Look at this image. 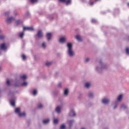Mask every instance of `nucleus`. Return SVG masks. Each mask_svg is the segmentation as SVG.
I'll return each instance as SVG.
<instances>
[{
  "mask_svg": "<svg viewBox=\"0 0 129 129\" xmlns=\"http://www.w3.org/2000/svg\"><path fill=\"white\" fill-rule=\"evenodd\" d=\"M15 112L17 114H18V115H19L20 114V113H21V109H20V108H15Z\"/></svg>",
  "mask_w": 129,
  "mask_h": 129,
  "instance_id": "obj_15",
  "label": "nucleus"
},
{
  "mask_svg": "<svg viewBox=\"0 0 129 129\" xmlns=\"http://www.w3.org/2000/svg\"><path fill=\"white\" fill-rule=\"evenodd\" d=\"M14 86H15L16 87H17V86H19V84H15Z\"/></svg>",
  "mask_w": 129,
  "mask_h": 129,
  "instance_id": "obj_45",
  "label": "nucleus"
},
{
  "mask_svg": "<svg viewBox=\"0 0 129 129\" xmlns=\"http://www.w3.org/2000/svg\"><path fill=\"white\" fill-rule=\"evenodd\" d=\"M59 42L60 43H65L66 42V37H62L59 39Z\"/></svg>",
  "mask_w": 129,
  "mask_h": 129,
  "instance_id": "obj_11",
  "label": "nucleus"
},
{
  "mask_svg": "<svg viewBox=\"0 0 129 129\" xmlns=\"http://www.w3.org/2000/svg\"><path fill=\"white\" fill-rule=\"evenodd\" d=\"M46 37L47 40H51V38H52V33H47Z\"/></svg>",
  "mask_w": 129,
  "mask_h": 129,
  "instance_id": "obj_14",
  "label": "nucleus"
},
{
  "mask_svg": "<svg viewBox=\"0 0 129 129\" xmlns=\"http://www.w3.org/2000/svg\"><path fill=\"white\" fill-rule=\"evenodd\" d=\"M126 54H129V47H127L126 48Z\"/></svg>",
  "mask_w": 129,
  "mask_h": 129,
  "instance_id": "obj_39",
  "label": "nucleus"
},
{
  "mask_svg": "<svg viewBox=\"0 0 129 129\" xmlns=\"http://www.w3.org/2000/svg\"><path fill=\"white\" fill-rule=\"evenodd\" d=\"M76 38L77 39V40H78V41H82V39H81V37L80 36V35H77L76 36Z\"/></svg>",
  "mask_w": 129,
  "mask_h": 129,
  "instance_id": "obj_25",
  "label": "nucleus"
},
{
  "mask_svg": "<svg viewBox=\"0 0 129 129\" xmlns=\"http://www.w3.org/2000/svg\"><path fill=\"white\" fill-rule=\"evenodd\" d=\"M1 68H0V70H1Z\"/></svg>",
  "mask_w": 129,
  "mask_h": 129,
  "instance_id": "obj_48",
  "label": "nucleus"
},
{
  "mask_svg": "<svg viewBox=\"0 0 129 129\" xmlns=\"http://www.w3.org/2000/svg\"><path fill=\"white\" fill-rule=\"evenodd\" d=\"M37 107L38 108H42V107H43V105H42V104H40L38 105Z\"/></svg>",
  "mask_w": 129,
  "mask_h": 129,
  "instance_id": "obj_38",
  "label": "nucleus"
},
{
  "mask_svg": "<svg viewBox=\"0 0 129 129\" xmlns=\"http://www.w3.org/2000/svg\"><path fill=\"white\" fill-rule=\"evenodd\" d=\"M73 122H74V120H71L69 121L68 123L70 126H71V125H72V124L73 123Z\"/></svg>",
  "mask_w": 129,
  "mask_h": 129,
  "instance_id": "obj_27",
  "label": "nucleus"
},
{
  "mask_svg": "<svg viewBox=\"0 0 129 129\" xmlns=\"http://www.w3.org/2000/svg\"><path fill=\"white\" fill-rule=\"evenodd\" d=\"M48 18L49 19V20H52L53 19V17L51 16L48 17Z\"/></svg>",
  "mask_w": 129,
  "mask_h": 129,
  "instance_id": "obj_44",
  "label": "nucleus"
},
{
  "mask_svg": "<svg viewBox=\"0 0 129 129\" xmlns=\"http://www.w3.org/2000/svg\"><path fill=\"white\" fill-rule=\"evenodd\" d=\"M68 89H66L64 91V95H66L67 96V95H68Z\"/></svg>",
  "mask_w": 129,
  "mask_h": 129,
  "instance_id": "obj_26",
  "label": "nucleus"
},
{
  "mask_svg": "<svg viewBox=\"0 0 129 129\" xmlns=\"http://www.w3.org/2000/svg\"><path fill=\"white\" fill-rule=\"evenodd\" d=\"M58 87H61V83H59L58 84Z\"/></svg>",
  "mask_w": 129,
  "mask_h": 129,
  "instance_id": "obj_43",
  "label": "nucleus"
},
{
  "mask_svg": "<svg viewBox=\"0 0 129 129\" xmlns=\"http://www.w3.org/2000/svg\"><path fill=\"white\" fill-rule=\"evenodd\" d=\"M15 21V18L14 17H8L7 19V22L8 24H11L12 22H14Z\"/></svg>",
  "mask_w": 129,
  "mask_h": 129,
  "instance_id": "obj_4",
  "label": "nucleus"
},
{
  "mask_svg": "<svg viewBox=\"0 0 129 129\" xmlns=\"http://www.w3.org/2000/svg\"><path fill=\"white\" fill-rule=\"evenodd\" d=\"M10 14V12L9 11L5 13V16L6 17H8Z\"/></svg>",
  "mask_w": 129,
  "mask_h": 129,
  "instance_id": "obj_36",
  "label": "nucleus"
},
{
  "mask_svg": "<svg viewBox=\"0 0 129 129\" xmlns=\"http://www.w3.org/2000/svg\"><path fill=\"white\" fill-rule=\"evenodd\" d=\"M88 96L90 98H92L93 96H94V95L93 94V93L90 92L88 94Z\"/></svg>",
  "mask_w": 129,
  "mask_h": 129,
  "instance_id": "obj_19",
  "label": "nucleus"
},
{
  "mask_svg": "<svg viewBox=\"0 0 129 129\" xmlns=\"http://www.w3.org/2000/svg\"><path fill=\"white\" fill-rule=\"evenodd\" d=\"M120 109H123L124 110H125L126 109H128V107L127 106L125 105L124 104H122L120 107Z\"/></svg>",
  "mask_w": 129,
  "mask_h": 129,
  "instance_id": "obj_8",
  "label": "nucleus"
},
{
  "mask_svg": "<svg viewBox=\"0 0 129 129\" xmlns=\"http://www.w3.org/2000/svg\"><path fill=\"white\" fill-rule=\"evenodd\" d=\"M49 121H50V119H46V120H43V123L44 124H46V123H48Z\"/></svg>",
  "mask_w": 129,
  "mask_h": 129,
  "instance_id": "obj_24",
  "label": "nucleus"
},
{
  "mask_svg": "<svg viewBox=\"0 0 129 129\" xmlns=\"http://www.w3.org/2000/svg\"><path fill=\"white\" fill-rule=\"evenodd\" d=\"M92 23L93 24H96V23H97V21L96 19H92Z\"/></svg>",
  "mask_w": 129,
  "mask_h": 129,
  "instance_id": "obj_33",
  "label": "nucleus"
},
{
  "mask_svg": "<svg viewBox=\"0 0 129 129\" xmlns=\"http://www.w3.org/2000/svg\"><path fill=\"white\" fill-rule=\"evenodd\" d=\"M36 36H37L38 38H42L43 37V32H42V30H39Z\"/></svg>",
  "mask_w": 129,
  "mask_h": 129,
  "instance_id": "obj_7",
  "label": "nucleus"
},
{
  "mask_svg": "<svg viewBox=\"0 0 129 129\" xmlns=\"http://www.w3.org/2000/svg\"><path fill=\"white\" fill-rule=\"evenodd\" d=\"M10 103L12 106H15V100L13 99L12 100H10Z\"/></svg>",
  "mask_w": 129,
  "mask_h": 129,
  "instance_id": "obj_18",
  "label": "nucleus"
},
{
  "mask_svg": "<svg viewBox=\"0 0 129 129\" xmlns=\"http://www.w3.org/2000/svg\"><path fill=\"white\" fill-rule=\"evenodd\" d=\"M52 64V62L51 61H47L46 62V66H50Z\"/></svg>",
  "mask_w": 129,
  "mask_h": 129,
  "instance_id": "obj_32",
  "label": "nucleus"
},
{
  "mask_svg": "<svg viewBox=\"0 0 129 129\" xmlns=\"http://www.w3.org/2000/svg\"><path fill=\"white\" fill-rule=\"evenodd\" d=\"M75 115H76V113H75V111H74V110H71L70 112V116H75Z\"/></svg>",
  "mask_w": 129,
  "mask_h": 129,
  "instance_id": "obj_12",
  "label": "nucleus"
},
{
  "mask_svg": "<svg viewBox=\"0 0 129 129\" xmlns=\"http://www.w3.org/2000/svg\"><path fill=\"white\" fill-rule=\"evenodd\" d=\"M5 38V35H0V40H4Z\"/></svg>",
  "mask_w": 129,
  "mask_h": 129,
  "instance_id": "obj_34",
  "label": "nucleus"
},
{
  "mask_svg": "<svg viewBox=\"0 0 129 129\" xmlns=\"http://www.w3.org/2000/svg\"><path fill=\"white\" fill-rule=\"evenodd\" d=\"M47 47V43L45 42H43L41 44V47L43 49H45V48Z\"/></svg>",
  "mask_w": 129,
  "mask_h": 129,
  "instance_id": "obj_17",
  "label": "nucleus"
},
{
  "mask_svg": "<svg viewBox=\"0 0 129 129\" xmlns=\"http://www.w3.org/2000/svg\"><path fill=\"white\" fill-rule=\"evenodd\" d=\"M21 79H23V80H25L27 78V75H23L20 77Z\"/></svg>",
  "mask_w": 129,
  "mask_h": 129,
  "instance_id": "obj_23",
  "label": "nucleus"
},
{
  "mask_svg": "<svg viewBox=\"0 0 129 129\" xmlns=\"http://www.w3.org/2000/svg\"><path fill=\"white\" fill-rule=\"evenodd\" d=\"M68 53L70 57H73L74 55V51L72 48V43H68L67 44Z\"/></svg>",
  "mask_w": 129,
  "mask_h": 129,
  "instance_id": "obj_2",
  "label": "nucleus"
},
{
  "mask_svg": "<svg viewBox=\"0 0 129 129\" xmlns=\"http://www.w3.org/2000/svg\"><path fill=\"white\" fill-rule=\"evenodd\" d=\"M53 123L54 124H57V123H58V119H53Z\"/></svg>",
  "mask_w": 129,
  "mask_h": 129,
  "instance_id": "obj_30",
  "label": "nucleus"
},
{
  "mask_svg": "<svg viewBox=\"0 0 129 129\" xmlns=\"http://www.w3.org/2000/svg\"><path fill=\"white\" fill-rule=\"evenodd\" d=\"M102 103H104V104H107L108 102H109V100L106 98H104L102 100Z\"/></svg>",
  "mask_w": 129,
  "mask_h": 129,
  "instance_id": "obj_9",
  "label": "nucleus"
},
{
  "mask_svg": "<svg viewBox=\"0 0 129 129\" xmlns=\"http://www.w3.org/2000/svg\"><path fill=\"white\" fill-rule=\"evenodd\" d=\"M65 127H66L65 124H61V125H60V129H64Z\"/></svg>",
  "mask_w": 129,
  "mask_h": 129,
  "instance_id": "obj_35",
  "label": "nucleus"
},
{
  "mask_svg": "<svg viewBox=\"0 0 129 129\" xmlns=\"http://www.w3.org/2000/svg\"><path fill=\"white\" fill-rule=\"evenodd\" d=\"M23 31H34V28L33 27H24Z\"/></svg>",
  "mask_w": 129,
  "mask_h": 129,
  "instance_id": "obj_5",
  "label": "nucleus"
},
{
  "mask_svg": "<svg viewBox=\"0 0 129 129\" xmlns=\"http://www.w3.org/2000/svg\"><path fill=\"white\" fill-rule=\"evenodd\" d=\"M23 24V21H21L20 20H18L16 21V25H21Z\"/></svg>",
  "mask_w": 129,
  "mask_h": 129,
  "instance_id": "obj_16",
  "label": "nucleus"
},
{
  "mask_svg": "<svg viewBox=\"0 0 129 129\" xmlns=\"http://www.w3.org/2000/svg\"><path fill=\"white\" fill-rule=\"evenodd\" d=\"M19 35L20 38H23V37H24V35H25V33L24 31H23L22 32L19 33Z\"/></svg>",
  "mask_w": 129,
  "mask_h": 129,
  "instance_id": "obj_22",
  "label": "nucleus"
},
{
  "mask_svg": "<svg viewBox=\"0 0 129 129\" xmlns=\"http://www.w3.org/2000/svg\"><path fill=\"white\" fill-rule=\"evenodd\" d=\"M28 85V82H25L21 84V86H27Z\"/></svg>",
  "mask_w": 129,
  "mask_h": 129,
  "instance_id": "obj_29",
  "label": "nucleus"
},
{
  "mask_svg": "<svg viewBox=\"0 0 129 129\" xmlns=\"http://www.w3.org/2000/svg\"><path fill=\"white\" fill-rule=\"evenodd\" d=\"M121 99H122V94L119 95L117 97V100L113 103L115 105L113 107V109H115V108L117 107L119 103V102L121 101Z\"/></svg>",
  "mask_w": 129,
  "mask_h": 129,
  "instance_id": "obj_3",
  "label": "nucleus"
},
{
  "mask_svg": "<svg viewBox=\"0 0 129 129\" xmlns=\"http://www.w3.org/2000/svg\"><path fill=\"white\" fill-rule=\"evenodd\" d=\"M22 58L23 59V60H26V59L27 58V56H26V55L24 54H23L22 55Z\"/></svg>",
  "mask_w": 129,
  "mask_h": 129,
  "instance_id": "obj_31",
  "label": "nucleus"
},
{
  "mask_svg": "<svg viewBox=\"0 0 129 129\" xmlns=\"http://www.w3.org/2000/svg\"><path fill=\"white\" fill-rule=\"evenodd\" d=\"M0 33H2V30L0 29Z\"/></svg>",
  "mask_w": 129,
  "mask_h": 129,
  "instance_id": "obj_47",
  "label": "nucleus"
},
{
  "mask_svg": "<svg viewBox=\"0 0 129 129\" xmlns=\"http://www.w3.org/2000/svg\"><path fill=\"white\" fill-rule=\"evenodd\" d=\"M9 95H10V96H13V97H14V93L11 92V93H9Z\"/></svg>",
  "mask_w": 129,
  "mask_h": 129,
  "instance_id": "obj_42",
  "label": "nucleus"
},
{
  "mask_svg": "<svg viewBox=\"0 0 129 129\" xmlns=\"http://www.w3.org/2000/svg\"><path fill=\"white\" fill-rule=\"evenodd\" d=\"M30 3L32 4H37V3H38V0H30Z\"/></svg>",
  "mask_w": 129,
  "mask_h": 129,
  "instance_id": "obj_28",
  "label": "nucleus"
},
{
  "mask_svg": "<svg viewBox=\"0 0 129 129\" xmlns=\"http://www.w3.org/2000/svg\"><path fill=\"white\" fill-rule=\"evenodd\" d=\"M61 106H58L57 107H56L55 109V111H56L57 113H60L61 111Z\"/></svg>",
  "mask_w": 129,
  "mask_h": 129,
  "instance_id": "obj_13",
  "label": "nucleus"
},
{
  "mask_svg": "<svg viewBox=\"0 0 129 129\" xmlns=\"http://www.w3.org/2000/svg\"><path fill=\"white\" fill-rule=\"evenodd\" d=\"M20 117H22V116H26V113L25 112H23L22 113H21L18 115Z\"/></svg>",
  "mask_w": 129,
  "mask_h": 129,
  "instance_id": "obj_21",
  "label": "nucleus"
},
{
  "mask_svg": "<svg viewBox=\"0 0 129 129\" xmlns=\"http://www.w3.org/2000/svg\"><path fill=\"white\" fill-rule=\"evenodd\" d=\"M85 87L86 88H89V87H90V83L89 82L86 83V84H85Z\"/></svg>",
  "mask_w": 129,
  "mask_h": 129,
  "instance_id": "obj_20",
  "label": "nucleus"
},
{
  "mask_svg": "<svg viewBox=\"0 0 129 129\" xmlns=\"http://www.w3.org/2000/svg\"><path fill=\"white\" fill-rule=\"evenodd\" d=\"M89 60H90V59H89V58H86L85 62L86 63H87V62H89Z\"/></svg>",
  "mask_w": 129,
  "mask_h": 129,
  "instance_id": "obj_41",
  "label": "nucleus"
},
{
  "mask_svg": "<svg viewBox=\"0 0 129 129\" xmlns=\"http://www.w3.org/2000/svg\"><path fill=\"white\" fill-rule=\"evenodd\" d=\"M6 83L8 85H11V82H10V80H7L6 81Z\"/></svg>",
  "mask_w": 129,
  "mask_h": 129,
  "instance_id": "obj_37",
  "label": "nucleus"
},
{
  "mask_svg": "<svg viewBox=\"0 0 129 129\" xmlns=\"http://www.w3.org/2000/svg\"><path fill=\"white\" fill-rule=\"evenodd\" d=\"M1 94H2V91H1L0 90V96H1Z\"/></svg>",
  "mask_w": 129,
  "mask_h": 129,
  "instance_id": "obj_46",
  "label": "nucleus"
},
{
  "mask_svg": "<svg viewBox=\"0 0 129 129\" xmlns=\"http://www.w3.org/2000/svg\"><path fill=\"white\" fill-rule=\"evenodd\" d=\"M33 95H36L37 94V90H34L33 92Z\"/></svg>",
  "mask_w": 129,
  "mask_h": 129,
  "instance_id": "obj_40",
  "label": "nucleus"
},
{
  "mask_svg": "<svg viewBox=\"0 0 129 129\" xmlns=\"http://www.w3.org/2000/svg\"><path fill=\"white\" fill-rule=\"evenodd\" d=\"M99 63L100 65V67H96V70L98 72H101L102 71V70H104L105 69H106V68H107V66H106V64L102 63V60H101V59L99 60Z\"/></svg>",
  "mask_w": 129,
  "mask_h": 129,
  "instance_id": "obj_1",
  "label": "nucleus"
},
{
  "mask_svg": "<svg viewBox=\"0 0 129 129\" xmlns=\"http://www.w3.org/2000/svg\"><path fill=\"white\" fill-rule=\"evenodd\" d=\"M7 48V45H6V43H3L0 46V48L1 50H6Z\"/></svg>",
  "mask_w": 129,
  "mask_h": 129,
  "instance_id": "obj_10",
  "label": "nucleus"
},
{
  "mask_svg": "<svg viewBox=\"0 0 129 129\" xmlns=\"http://www.w3.org/2000/svg\"><path fill=\"white\" fill-rule=\"evenodd\" d=\"M59 2H61V3H66L67 6H68V5H70L71 4V0H59Z\"/></svg>",
  "mask_w": 129,
  "mask_h": 129,
  "instance_id": "obj_6",
  "label": "nucleus"
}]
</instances>
